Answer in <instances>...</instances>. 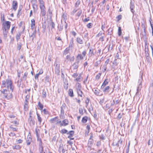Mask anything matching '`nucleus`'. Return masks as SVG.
Here are the masks:
<instances>
[{"label": "nucleus", "instance_id": "f257e3e1", "mask_svg": "<svg viewBox=\"0 0 153 153\" xmlns=\"http://www.w3.org/2000/svg\"><path fill=\"white\" fill-rule=\"evenodd\" d=\"M1 87L2 88H7V89L9 88L12 92H13V87L12 80L10 79H7L3 81Z\"/></svg>", "mask_w": 153, "mask_h": 153}, {"label": "nucleus", "instance_id": "f03ea898", "mask_svg": "<svg viewBox=\"0 0 153 153\" xmlns=\"http://www.w3.org/2000/svg\"><path fill=\"white\" fill-rule=\"evenodd\" d=\"M39 4V8L41 10V14L42 16L46 15V11L45 3L43 0H38Z\"/></svg>", "mask_w": 153, "mask_h": 153}, {"label": "nucleus", "instance_id": "7ed1b4c3", "mask_svg": "<svg viewBox=\"0 0 153 153\" xmlns=\"http://www.w3.org/2000/svg\"><path fill=\"white\" fill-rule=\"evenodd\" d=\"M11 123L14 125H10L9 126L10 128L11 129L12 131L17 132L18 128L16 127H17L19 125V121L15 120L11 121Z\"/></svg>", "mask_w": 153, "mask_h": 153}, {"label": "nucleus", "instance_id": "20e7f679", "mask_svg": "<svg viewBox=\"0 0 153 153\" xmlns=\"http://www.w3.org/2000/svg\"><path fill=\"white\" fill-rule=\"evenodd\" d=\"M12 92H10L8 89H4L1 91V93L3 94L4 96L8 99H9L12 97L13 95L12 93Z\"/></svg>", "mask_w": 153, "mask_h": 153}, {"label": "nucleus", "instance_id": "39448f33", "mask_svg": "<svg viewBox=\"0 0 153 153\" xmlns=\"http://www.w3.org/2000/svg\"><path fill=\"white\" fill-rule=\"evenodd\" d=\"M2 29L9 30L11 25V22L9 21L3 22L2 24Z\"/></svg>", "mask_w": 153, "mask_h": 153}, {"label": "nucleus", "instance_id": "423d86ee", "mask_svg": "<svg viewBox=\"0 0 153 153\" xmlns=\"http://www.w3.org/2000/svg\"><path fill=\"white\" fill-rule=\"evenodd\" d=\"M49 121L51 123L55 124L56 125L59 124L61 122L57 116L52 118Z\"/></svg>", "mask_w": 153, "mask_h": 153}, {"label": "nucleus", "instance_id": "0eeeda50", "mask_svg": "<svg viewBox=\"0 0 153 153\" xmlns=\"http://www.w3.org/2000/svg\"><path fill=\"white\" fill-rule=\"evenodd\" d=\"M29 96L27 95L26 97L25 101L24 102V109L25 111H27L29 108L28 105V100H29Z\"/></svg>", "mask_w": 153, "mask_h": 153}, {"label": "nucleus", "instance_id": "6e6552de", "mask_svg": "<svg viewBox=\"0 0 153 153\" xmlns=\"http://www.w3.org/2000/svg\"><path fill=\"white\" fill-rule=\"evenodd\" d=\"M86 53V52L85 51H84L82 52V55L81 54H78L76 58L78 60H82L85 56Z\"/></svg>", "mask_w": 153, "mask_h": 153}, {"label": "nucleus", "instance_id": "1a4fd4ad", "mask_svg": "<svg viewBox=\"0 0 153 153\" xmlns=\"http://www.w3.org/2000/svg\"><path fill=\"white\" fill-rule=\"evenodd\" d=\"M18 6V3L16 1L14 0L12 3V9L15 11H16Z\"/></svg>", "mask_w": 153, "mask_h": 153}, {"label": "nucleus", "instance_id": "9d476101", "mask_svg": "<svg viewBox=\"0 0 153 153\" xmlns=\"http://www.w3.org/2000/svg\"><path fill=\"white\" fill-rule=\"evenodd\" d=\"M96 53V51L95 48L93 49L91 48H90L88 55L90 56L94 55Z\"/></svg>", "mask_w": 153, "mask_h": 153}, {"label": "nucleus", "instance_id": "9b49d317", "mask_svg": "<svg viewBox=\"0 0 153 153\" xmlns=\"http://www.w3.org/2000/svg\"><path fill=\"white\" fill-rule=\"evenodd\" d=\"M59 151L60 153H65L66 151H67V150L63 147V144H61L59 146Z\"/></svg>", "mask_w": 153, "mask_h": 153}, {"label": "nucleus", "instance_id": "f8f14e48", "mask_svg": "<svg viewBox=\"0 0 153 153\" xmlns=\"http://www.w3.org/2000/svg\"><path fill=\"white\" fill-rule=\"evenodd\" d=\"M94 93L96 95L98 96H101L103 95L101 91L97 88L94 90Z\"/></svg>", "mask_w": 153, "mask_h": 153}, {"label": "nucleus", "instance_id": "ddd939ff", "mask_svg": "<svg viewBox=\"0 0 153 153\" xmlns=\"http://www.w3.org/2000/svg\"><path fill=\"white\" fill-rule=\"evenodd\" d=\"M69 123V122L67 119H65L63 120L62 123H61L60 124V126L62 127V126H66Z\"/></svg>", "mask_w": 153, "mask_h": 153}, {"label": "nucleus", "instance_id": "4468645a", "mask_svg": "<svg viewBox=\"0 0 153 153\" xmlns=\"http://www.w3.org/2000/svg\"><path fill=\"white\" fill-rule=\"evenodd\" d=\"M66 59L70 62H73L74 61L75 58L74 56H71L70 55H67L66 56Z\"/></svg>", "mask_w": 153, "mask_h": 153}, {"label": "nucleus", "instance_id": "2eb2a0df", "mask_svg": "<svg viewBox=\"0 0 153 153\" xmlns=\"http://www.w3.org/2000/svg\"><path fill=\"white\" fill-rule=\"evenodd\" d=\"M30 27L31 29H33L35 27V22L34 19H32L31 20Z\"/></svg>", "mask_w": 153, "mask_h": 153}, {"label": "nucleus", "instance_id": "dca6fc26", "mask_svg": "<svg viewBox=\"0 0 153 153\" xmlns=\"http://www.w3.org/2000/svg\"><path fill=\"white\" fill-rule=\"evenodd\" d=\"M74 131H69L68 133L69 134L68 137L70 138L71 140H74V138H71L74 134Z\"/></svg>", "mask_w": 153, "mask_h": 153}, {"label": "nucleus", "instance_id": "f3484780", "mask_svg": "<svg viewBox=\"0 0 153 153\" xmlns=\"http://www.w3.org/2000/svg\"><path fill=\"white\" fill-rule=\"evenodd\" d=\"M86 129L85 131V135H88L90 130V125L88 124L86 126Z\"/></svg>", "mask_w": 153, "mask_h": 153}, {"label": "nucleus", "instance_id": "a211bd4d", "mask_svg": "<svg viewBox=\"0 0 153 153\" xmlns=\"http://www.w3.org/2000/svg\"><path fill=\"white\" fill-rule=\"evenodd\" d=\"M88 117L86 116H84L82 118L81 122L82 123H85L88 120Z\"/></svg>", "mask_w": 153, "mask_h": 153}, {"label": "nucleus", "instance_id": "6ab92c4d", "mask_svg": "<svg viewBox=\"0 0 153 153\" xmlns=\"http://www.w3.org/2000/svg\"><path fill=\"white\" fill-rule=\"evenodd\" d=\"M76 91L78 96L81 97H83V93L82 91L81 90V89L77 90H76Z\"/></svg>", "mask_w": 153, "mask_h": 153}, {"label": "nucleus", "instance_id": "aec40b11", "mask_svg": "<svg viewBox=\"0 0 153 153\" xmlns=\"http://www.w3.org/2000/svg\"><path fill=\"white\" fill-rule=\"evenodd\" d=\"M2 30L4 37L5 38L7 37L8 33L9 30L2 29Z\"/></svg>", "mask_w": 153, "mask_h": 153}, {"label": "nucleus", "instance_id": "412c9836", "mask_svg": "<svg viewBox=\"0 0 153 153\" xmlns=\"http://www.w3.org/2000/svg\"><path fill=\"white\" fill-rule=\"evenodd\" d=\"M68 94L69 96L71 97H73L74 96L73 91L72 89H69Z\"/></svg>", "mask_w": 153, "mask_h": 153}, {"label": "nucleus", "instance_id": "4be33fe9", "mask_svg": "<svg viewBox=\"0 0 153 153\" xmlns=\"http://www.w3.org/2000/svg\"><path fill=\"white\" fill-rule=\"evenodd\" d=\"M108 83V80L107 79H105L104 82H103L101 86V88H103Z\"/></svg>", "mask_w": 153, "mask_h": 153}, {"label": "nucleus", "instance_id": "5701e85b", "mask_svg": "<svg viewBox=\"0 0 153 153\" xmlns=\"http://www.w3.org/2000/svg\"><path fill=\"white\" fill-rule=\"evenodd\" d=\"M32 138L31 137H27L26 140V143L27 145H29L32 141Z\"/></svg>", "mask_w": 153, "mask_h": 153}, {"label": "nucleus", "instance_id": "b1692460", "mask_svg": "<svg viewBox=\"0 0 153 153\" xmlns=\"http://www.w3.org/2000/svg\"><path fill=\"white\" fill-rule=\"evenodd\" d=\"M145 53H149L148 45L146 42L145 43Z\"/></svg>", "mask_w": 153, "mask_h": 153}, {"label": "nucleus", "instance_id": "393cba45", "mask_svg": "<svg viewBox=\"0 0 153 153\" xmlns=\"http://www.w3.org/2000/svg\"><path fill=\"white\" fill-rule=\"evenodd\" d=\"M76 41L77 42L80 44H82L83 43V41L82 39L80 37H77L76 39Z\"/></svg>", "mask_w": 153, "mask_h": 153}, {"label": "nucleus", "instance_id": "a878e982", "mask_svg": "<svg viewBox=\"0 0 153 153\" xmlns=\"http://www.w3.org/2000/svg\"><path fill=\"white\" fill-rule=\"evenodd\" d=\"M37 119L38 121H39V123L40 124L42 122V119L41 117H40V115L39 114L37 113Z\"/></svg>", "mask_w": 153, "mask_h": 153}, {"label": "nucleus", "instance_id": "bb28decb", "mask_svg": "<svg viewBox=\"0 0 153 153\" xmlns=\"http://www.w3.org/2000/svg\"><path fill=\"white\" fill-rule=\"evenodd\" d=\"M110 88L109 86H107L103 90V92L104 93L108 92Z\"/></svg>", "mask_w": 153, "mask_h": 153}, {"label": "nucleus", "instance_id": "cd10ccee", "mask_svg": "<svg viewBox=\"0 0 153 153\" xmlns=\"http://www.w3.org/2000/svg\"><path fill=\"white\" fill-rule=\"evenodd\" d=\"M22 44L20 42L18 43L17 46V50L19 51L22 47Z\"/></svg>", "mask_w": 153, "mask_h": 153}, {"label": "nucleus", "instance_id": "c85d7f7f", "mask_svg": "<svg viewBox=\"0 0 153 153\" xmlns=\"http://www.w3.org/2000/svg\"><path fill=\"white\" fill-rule=\"evenodd\" d=\"M122 30L121 27H119L118 28V35L119 36H120L122 35Z\"/></svg>", "mask_w": 153, "mask_h": 153}, {"label": "nucleus", "instance_id": "c756f323", "mask_svg": "<svg viewBox=\"0 0 153 153\" xmlns=\"http://www.w3.org/2000/svg\"><path fill=\"white\" fill-rule=\"evenodd\" d=\"M89 101L90 99L88 97H87L85 101V102L86 104V108H87L88 106Z\"/></svg>", "mask_w": 153, "mask_h": 153}, {"label": "nucleus", "instance_id": "7c9ffc66", "mask_svg": "<svg viewBox=\"0 0 153 153\" xmlns=\"http://www.w3.org/2000/svg\"><path fill=\"white\" fill-rule=\"evenodd\" d=\"M21 35V33H19L16 34V39L17 42H18L19 39H20Z\"/></svg>", "mask_w": 153, "mask_h": 153}, {"label": "nucleus", "instance_id": "2f4dec72", "mask_svg": "<svg viewBox=\"0 0 153 153\" xmlns=\"http://www.w3.org/2000/svg\"><path fill=\"white\" fill-rule=\"evenodd\" d=\"M93 140H89L88 143V145L89 146H92L93 143Z\"/></svg>", "mask_w": 153, "mask_h": 153}, {"label": "nucleus", "instance_id": "473e14b6", "mask_svg": "<svg viewBox=\"0 0 153 153\" xmlns=\"http://www.w3.org/2000/svg\"><path fill=\"white\" fill-rule=\"evenodd\" d=\"M38 105L40 108V109L41 110H42L43 108V105L40 102H39L38 103Z\"/></svg>", "mask_w": 153, "mask_h": 153}, {"label": "nucleus", "instance_id": "72a5a7b5", "mask_svg": "<svg viewBox=\"0 0 153 153\" xmlns=\"http://www.w3.org/2000/svg\"><path fill=\"white\" fill-rule=\"evenodd\" d=\"M102 73H99L95 76V79L96 80H98L100 78V76H101Z\"/></svg>", "mask_w": 153, "mask_h": 153}, {"label": "nucleus", "instance_id": "f704fd0d", "mask_svg": "<svg viewBox=\"0 0 153 153\" xmlns=\"http://www.w3.org/2000/svg\"><path fill=\"white\" fill-rule=\"evenodd\" d=\"M69 50L70 49L69 48H66L64 51V54H65V55L68 54L69 52Z\"/></svg>", "mask_w": 153, "mask_h": 153}, {"label": "nucleus", "instance_id": "c9c22d12", "mask_svg": "<svg viewBox=\"0 0 153 153\" xmlns=\"http://www.w3.org/2000/svg\"><path fill=\"white\" fill-rule=\"evenodd\" d=\"M68 131L65 129H63L61 130V133L62 134L66 133Z\"/></svg>", "mask_w": 153, "mask_h": 153}, {"label": "nucleus", "instance_id": "e433bc0d", "mask_svg": "<svg viewBox=\"0 0 153 153\" xmlns=\"http://www.w3.org/2000/svg\"><path fill=\"white\" fill-rule=\"evenodd\" d=\"M92 25H93V24L91 23H89L86 26H87V27H88V28H91L92 27Z\"/></svg>", "mask_w": 153, "mask_h": 153}, {"label": "nucleus", "instance_id": "4c0bfd02", "mask_svg": "<svg viewBox=\"0 0 153 153\" xmlns=\"http://www.w3.org/2000/svg\"><path fill=\"white\" fill-rule=\"evenodd\" d=\"M123 142V140L121 138H120L118 142V143H117V146H119V144H122Z\"/></svg>", "mask_w": 153, "mask_h": 153}, {"label": "nucleus", "instance_id": "58836bf2", "mask_svg": "<svg viewBox=\"0 0 153 153\" xmlns=\"http://www.w3.org/2000/svg\"><path fill=\"white\" fill-rule=\"evenodd\" d=\"M80 3L79 0H77L75 4V6L76 7H78Z\"/></svg>", "mask_w": 153, "mask_h": 153}, {"label": "nucleus", "instance_id": "ea45409f", "mask_svg": "<svg viewBox=\"0 0 153 153\" xmlns=\"http://www.w3.org/2000/svg\"><path fill=\"white\" fill-rule=\"evenodd\" d=\"M131 10L133 13H134V6L133 5H131L130 7Z\"/></svg>", "mask_w": 153, "mask_h": 153}, {"label": "nucleus", "instance_id": "a19ab883", "mask_svg": "<svg viewBox=\"0 0 153 153\" xmlns=\"http://www.w3.org/2000/svg\"><path fill=\"white\" fill-rule=\"evenodd\" d=\"M82 88V86L80 83H78L77 88H76V90H80Z\"/></svg>", "mask_w": 153, "mask_h": 153}, {"label": "nucleus", "instance_id": "79ce46f5", "mask_svg": "<svg viewBox=\"0 0 153 153\" xmlns=\"http://www.w3.org/2000/svg\"><path fill=\"white\" fill-rule=\"evenodd\" d=\"M122 18V16L121 15H118L117 17L116 18L117 19V21H119Z\"/></svg>", "mask_w": 153, "mask_h": 153}, {"label": "nucleus", "instance_id": "37998d69", "mask_svg": "<svg viewBox=\"0 0 153 153\" xmlns=\"http://www.w3.org/2000/svg\"><path fill=\"white\" fill-rule=\"evenodd\" d=\"M75 100H76V102L79 105L80 104L81 101L79 99L77 98H75Z\"/></svg>", "mask_w": 153, "mask_h": 153}, {"label": "nucleus", "instance_id": "c03bdc74", "mask_svg": "<svg viewBox=\"0 0 153 153\" xmlns=\"http://www.w3.org/2000/svg\"><path fill=\"white\" fill-rule=\"evenodd\" d=\"M82 13V11L81 10H80L79 11L78 13H77L76 14L77 16L78 17H79L81 15Z\"/></svg>", "mask_w": 153, "mask_h": 153}, {"label": "nucleus", "instance_id": "a18cd8bd", "mask_svg": "<svg viewBox=\"0 0 153 153\" xmlns=\"http://www.w3.org/2000/svg\"><path fill=\"white\" fill-rule=\"evenodd\" d=\"M80 79H81V76H78V77H77V78H76L74 80L75 81H76L77 82L80 81Z\"/></svg>", "mask_w": 153, "mask_h": 153}, {"label": "nucleus", "instance_id": "49530a36", "mask_svg": "<svg viewBox=\"0 0 153 153\" xmlns=\"http://www.w3.org/2000/svg\"><path fill=\"white\" fill-rule=\"evenodd\" d=\"M146 58V59H149V53H145Z\"/></svg>", "mask_w": 153, "mask_h": 153}, {"label": "nucleus", "instance_id": "de8ad7c7", "mask_svg": "<svg viewBox=\"0 0 153 153\" xmlns=\"http://www.w3.org/2000/svg\"><path fill=\"white\" fill-rule=\"evenodd\" d=\"M90 134H91V135H90V138L89 139V140H93V134L92 133H90Z\"/></svg>", "mask_w": 153, "mask_h": 153}, {"label": "nucleus", "instance_id": "09e8293b", "mask_svg": "<svg viewBox=\"0 0 153 153\" xmlns=\"http://www.w3.org/2000/svg\"><path fill=\"white\" fill-rule=\"evenodd\" d=\"M78 74L77 73H75L73 74L72 75V76L74 78H76L78 76Z\"/></svg>", "mask_w": 153, "mask_h": 153}, {"label": "nucleus", "instance_id": "8fccbe9b", "mask_svg": "<svg viewBox=\"0 0 153 153\" xmlns=\"http://www.w3.org/2000/svg\"><path fill=\"white\" fill-rule=\"evenodd\" d=\"M16 141L18 143H22V142L23 141V140H22L21 139H20L19 140H17Z\"/></svg>", "mask_w": 153, "mask_h": 153}, {"label": "nucleus", "instance_id": "3c124183", "mask_svg": "<svg viewBox=\"0 0 153 153\" xmlns=\"http://www.w3.org/2000/svg\"><path fill=\"white\" fill-rule=\"evenodd\" d=\"M38 140L39 141V146H41L42 145V142L41 139H39Z\"/></svg>", "mask_w": 153, "mask_h": 153}, {"label": "nucleus", "instance_id": "603ef678", "mask_svg": "<svg viewBox=\"0 0 153 153\" xmlns=\"http://www.w3.org/2000/svg\"><path fill=\"white\" fill-rule=\"evenodd\" d=\"M79 112L80 114L82 115L83 114V110L82 109H79Z\"/></svg>", "mask_w": 153, "mask_h": 153}, {"label": "nucleus", "instance_id": "864d4df0", "mask_svg": "<svg viewBox=\"0 0 153 153\" xmlns=\"http://www.w3.org/2000/svg\"><path fill=\"white\" fill-rule=\"evenodd\" d=\"M109 62V59H107L105 62V64L106 65L108 64Z\"/></svg>", "mask_w": 153, "mask_h": 153}, {"label": "nucleus", "instance_id": "5fc2aeb1", "mask_svg": "<svg viewBox=\"0 0 153 153\" xmlns=\"http://www.w3.org/2000/svg\"><path fill=\"white\" fill-rule=\"evenodd\" d=\"M28 75V73L27 72H26L24 73V75L23 76V78H26L27 77Z\"/></svg>", "mask_w": 153, "mask_h": 153}, {"label": "nucleus", "instance_id": "6e6d98bb", "mask_svg": "<svg viewBox=\"0 0 153 153\" xmlns=\"http://www.w3.org/2000/svg\"><path fill=\"white\" fill-rule=\"evenodd\" d=\"M15 26H13V27H12L11 29V34H13L14 30L15 29Z\"/></svg>", "mask_w": 153, "mask_h": 153}, {"label": "nucleus", "instance_id": "4d7b16f0", "mask_svg": "<svg viewBox=\"0 0 153 153\" xmlns=\"http://www.w3.org/2000/svg\"><path fill=\"white\" fill-rule=\"evenodd\" d=\"M39 75V74H36L35 76V79H38Z\"/></svg>", "mask_w": 153, "mask_h": 153}, {"label": "nucleus", "instance_id": "13d9d810", "mask_svg": "<svg viewBox=\"0 0 153 153\" xmlns=\"http://www.w3.org/2000/svg\"><path fill=\"white\" fill-rule=\"evenodd\" d=\"M42 95L43 97H46V92H43Z\"/></svg>", "mask_w": 153, "mask_h": 153}, {"label": "nucleus", "instance_id": "bf43d9fd", "mask_svg": "<svg viewBox=\"0 0 153 153\" xmlns=\"http://www.w3.org/2000/svg\"><path fill=\"white\" fill-rule=\"evenodd\" d=\"M43 70L42 69H41L40 70L39 73H38L39 74H43Z\"/></svg>", "mask_w": 153, "mask_h": 153}, {"label": "nucleus", "instance_id": "052dcab7", "mask_svg": "<svg viewBox=\"0 0 153 153\" xmlns=\"http://www.w3.org/2000/svg\"><path fill=\"white\" fill-rule=\"evenodd\" d=\"M89 21V18H85L83 20V22H87L88 21Z\"/></svg>", "mask_w": 153, "mask_h": 153}, {"label": "nucleus", "instance_id": "680f3d73", "mask_svg": "<svg viewBox=\"0 0 153 153\" xmlns=\"http://www.w3.org/2000/svg\"><path fill=\"white\" fill-rule=\"evenodd\" d=\"M102 35V33L100 32H99L97 35V36L99 37L100 36H101Z\"/></svg>", "mask_w": 153, "mask_h": 153}, {"label": "nucleus", "instance_id": "e2e57ef3", "mask_svg": "<svg viewBox=\"0 0 153 153\" xmlns=\"http://www.w3.org/2000/svg\"><path fill=\"white\" fill-rule=\"evenodd\" d=\"M39 146V149L41 150V152H42L43 150V148L42 146V145L41 146Z\"/></svg>", "mask_w": 153, "mask_h": 153}, {"label": "nucleus", "instance_id": "0e129e2a", "mask_svg": "<svg viewBox=\"0 0 153 153\" xmlns=\"http://www.w3.org/2000/svg\"><path fill=\"white\" fill-rule=\"evenodd\" d=\"M104 36H102L100 38V40L102 41H103L104 40Z\"/></svg>", "mask_w": 153, "mask_h": 153}, {"label": "nucleus", "instance_id": "69168bd1", "mask_svg": "<svg viewBox=\"0 0 153 153\" xmlns=\"http://www.w3.org/2000/svg\"><path fill=\"white\" fill-rule=\"evenodd\" d=\"M12 134V135L13 136H16V134L15 133H13V132H10V133L9 134V136H10V134Z\"/></svg>", "mask_w": 153, "mask_h": 153}, {"label": "nucleus", "instance_id": "338daca9", "mask_svg": "<svg viewBox=\"0 0 153 153\" xmlns=\"http://www.w3.org/2000/svg\"><path fill=\"white\" fill-rule=\"evenodd\" d=\"M118 118L119 119H120L122 117V116L120 113L117 116Z\"/></svg>", "mask_w": 153, "mask_h": 153}, {"label": "nucleus", "instance_id": "774afa93", "mask_svg": "<svg viewBox=\"0 0 153 153\" xmlns=\"http://www.w3.org/2000/svg\"><path fill=\"white\" fill-rule=\"evenodd\" d=\"M72 34L74 36H75L76 35V33L75 31H72Z\"/></svg>", "mask_w": 153, "mask_h": 153}]
</instances>
